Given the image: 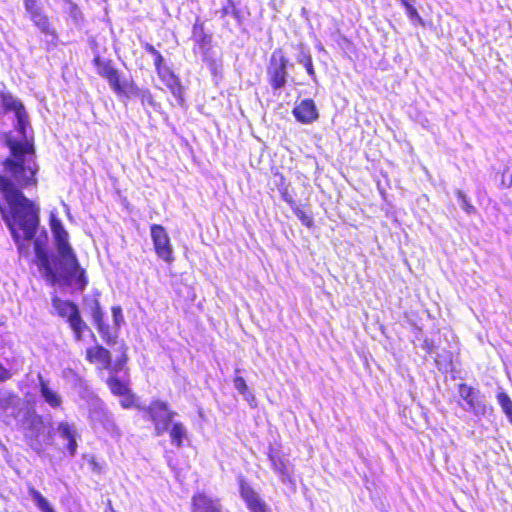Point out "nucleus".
I'll return each instance as SVG.
<instances>
[{
	"label": "nucleus",
	"mask_w": 512,
	"mask_h": 512,
	"mask_svg": "<svg viewBox=\"0 0 512 512\" xmlns=\"http://www.w3.org/2000/svg\"><path fill=\"white\" fill-rule=\"evenodd\" d=\"M50 227L57 249V257L51 263L46 251L35 241V254L45 279L51 284H74L84 290L87 285L85 271L79 265L74 250L68 241V232L54 213L50 215Z\"/></svg>",
	"instance_id": "1"
},
{
	"label": "nucleus",
	"mask_w": 512,
	"mask_h": 512,
	"mask_svg": "<svg viewBox=\"0 0 512 512\" xmlns=\"http://www.w3.org/2000/svg\"><path fill=\"white\" fill-rule=\"evenodd\" d=\"M4 103L15 112L17 120L15 131L6 138L10 156L4 161V168L18 185L26 186L35 183V175L38 171L33 135L28 131L30 126L22 103L12 97L5 98Z\"/></svg>",
	"instance_id": "2"
},
{
	"label": "nucleus",
	"mask_w": 512,
	"mask_h": 512,
	"mask_svg": "<svg viewBox=\"0 0 512 512\" xmlns=\"http://www.w3.org/2000/svg\"><path fill=\"white\" fill-rule=\"evenodd\" d=\"M0 212L18 250L22 253L23 240H31L39 223L38 209L9 178L0 175Z\"/></svg>",
	"instance_id": "3"
},
{
	"label": "nucleus",
	"mask_w": 512,
	"mask_h": 512,
	"mask_svg": "<svg viewBox=\"0 0 512 512\" xmlns=\"http://www.w3.org/2000/svg\"><path fill=\"white\" fill-rule=\"evenodd\" d=\"M10 406L6 407L8 415L13 416L17 421L21 422L25 429V437L29 446L40 453L43 450L41 437L44 436V423L40 415L35 412L26 411L24 418H20V411L15 412L16 407L20 404V399L17 396H11L7 399Z\"/></svg>",
	"instance_id": "4"
},
{
	"label": "nucleus",
	"mask_w": 512,
	"mask_h": 512,
	"mask_svg": "<svg viewBox=\"0 0 512 512\" xmlns=\"http://www.w3.org/2000/svg\"><path fill=\"white\" fill-rule=\"evenodd\" d=\"M52 305L59 316L67 318L76 340H81L82 333L87 329V325L82 320L78 307L73 302L61 300L58 297L53 298Z\"/></svg>",
	"instance_id": "5"
},
{
	"label": "nucleus",
	"mask_w": 512,
	"mask_h": 512,
	"mask_svg": "<svg viewBox=\"0 0 512 512\" xmlns=\"http://www.w3.org/2000/svg\"><path fill=\"white\" fill-rule=\"evenodd\" d=\"M154 424L155 434L160 436L169 430L176 412L169 409L166 402L155 400L143 408Z\"/></svg>",
	"instance_id": "6"
},
{
	"label": "nucleus",
	"mask_w": 512,
	"mask_h": 512,
	"mask_svg": "<svg viewBox=\"0 0 512 512\" xmlns=\"http://www.w3.org/2000/svg\"><path fill=\"white\" fill-rule=\"evenodd\" d=\"M89 419L95 430L103 429L111 435L119 434L112 416L104 408L103 403L97 398L93 399L90 404Z\"/></svg>",
	"instance_id": "7"
},
{
	"label": "nucleus",
	"mask_w": 512,
	"mask_h": 512,
	"mask_svg": "<svg viewBox=\"0 0 512 512\" xmlns=\"http://www.w3.org/2000/svg\"><path fill=\"white\" fill-rule=\"evenodd\" d=\"M458 394L466 404L463 406L466 411L472 412L476 416H484L487 413L485 397L479 390L461 383L458 386Z\"/></svg>",
	"instance_id": "8"
},
{
	"label": "nucleus",
	"mask_w": 512,
	"mask_h": 512,
	"mask_svg": "<svg viewBox=\"0 0 512 512\" xmlns=\"http://www.w3.org/2000/svg\"><path fill=\"white\" fill-rule=\"evenodd\" d=\"M288 60L281 50H275L270 58L267 74L273 89L282 88L286 83Z\"/></svg>",
	"instance_id": "9"
},
{
	"label": "nucleus",
	"mask_w": 512,
	"mask_h": 512,
	"mask_svg": "<svg viewBox=\"0 0 512 512\" xmlns=\"http://www.w3.org/2000/svg\"><path fill=\"white\" fill-rule=\"evenodd\" d=\"M150 235L157 256L165 262L171 263L174 259L173 247L166 229L162 225L152 224L150 226Z\"/></svg>",
	"instance_id": "10"
},
{
	"label": "nucleus",
	"mask_w": 512,
	"mask_h": 512,
	"mask_svg": "<svg viewBox=\"0 0 512 512\" xmlns=\"http://www.w3.org/2000/svg\"><path fill=\"white\" fill-rule=\"evenodd\" d=\"M93 61L98 74L107 79L111 89L119 95L122 90V86L128 81V79H122L118 71L110 64V62L103 61L100 57H95Z\"/></svg>",
	"instance_id": "11"
},
{
	"label": "nucleus",
	"mask_w": 512,
	"mask_h": 512,
	"mask_svg": "<svg viewBox=\"0 0 512 512\" xmlns=\"http://www.w3.org/2000/svg\"><path fill=\"white\" fill-rule=\"evenodd\" d=\"M269 459L273 470L278 474L280 480L283 483L294 484V466L289 459L273 451L269 453Z\"/></svg>",
	"instance_id": "12"
},
{
	"label": "nucleus",
	"mask_w": 512,
	"mask_h": 512,
	"mask_svg": "<svg viewBox=\"0 0 512 512\" xmlns=\"http://www.w3.org/2000/svg\"><path fill=\"white\" fill-rule=\"evenodd\" d=\"M26 12L34 25L43 33H51L48 17L42 11L38 0H23Z\"/></svg>",
	"instance_id": "13"
},
{
	"label": "nucleus",
	"mask_w": 512,
	"mask_h": 512,
	"mask_svg": "<svg viewBox=\"0 0 512 512\" xmlns=\"http://www.w3.org/2000/svg\"><path fill=\"white\" fill-rule=\"evenodd\" d=\"M240 494L250 512H271L266 503L243 480L240 481Z\"/></svg>",
	"instance_id": "14"
},
{
	"label": "nucleus",
	"mask_w": 512,
	"mask_h": 512,
	"mask_svg": "<svg viewBox=\"0 0 512 512\" xmlns=\"http://www.w3.org/2000/svg\"><path fill=\"white\" fill-rule=\"evenodd\" d=\"M293 115L303 124H310L318 119L316 105L311 99L302 100L296 105L293 109Z\"/></svg>",
	"instance_id": "15"
},
{
	"label": "nucleus",
	"mask_w": 512,
	"mask_h": 512,
	"mask_svg": "<svg viewBox=\"0 0 512 512\" xmlns=\"http://www.w3.org/2000/svg\"><path fill=\"white\" fill-rule=\"evenodd\" d=\"M159 78L164 82L170 92L174 95L180 105L183 104V89L178 77L170 70L169 67L160 68L157 72Z\"/></svg>",
	"instance_id": "16"
},
{
	"label": "nucleus",
	"mask_w": 512,
	"mask_h": 512,
	"mask_svg": "<svg viewBox=\"0 0 512 512\" xmlns=\"http://www.w3.org/2000/svg\"><path fill=\"white\" fill-rule=\"evenodd\" d=\"M56 430L59 436L67 441V449L70 455L73 456L77 450V430L75 424L62 421L58 423Z\"/></svg>",
	"instance_id": "17"
},
{
	"label": "nucleus",
	"mask_w": 512,
	"mask_h": 512,
	"mask_svg": "<svg viewBox=\"0 0 512 512\" xmlns=\"http://www.w3.org/2000/svg\"><path fill=\"white\" fill-rule=\"evenodd\" d=\"M192 512H221V505L218 500L198 493L192 498Z\"/></svg>",
	"instance_id": "18"
},
{
	"label": "nucleus",
	"mask_w": 512,
	"mask_h": 512,
	"mask_svg": "<svg viewBox=\"0 0 512 512\" xmlns=\"http://www.w3.org/2000/svg\"><path fill=\"white\" fill-rule=\"evenodd\" d=\"M121 96H125L127 98L137 97L140 98L143 104L147 103L149 105L154 104V99L151 92L148 89L139 88L135 83L131 80H128L122 86V90L119 93Z\"/></svg>",
	"instance_id": "19"
},
{
	"label": "nucleus",
	"mask_w": 512,
	"mask_h": 512,
	"mask_svg": "<svg viewBox=\"0 0 512 512\" xmlns=\"http://www.w3.org/2000/svg\"><path fill=\"white\" fill-rule=\"evenodd\" d=\"M38 379L41 397L51 408H59L62 405L61 395L50 387L49 382L43 379L41 374H38Z\"/></svg>",
	"instance_id": "20"
},
{
	"label": "nucleus",
	"mask_w": 512,
	"mask_h": 512,
	"mask_svg": "<svg viewBox=\"0 0 512 512\" xmlns=\"http://www.w3.org/2000/svg\"><path fill=\"white\" fill-rule=\"evenodd\" d=\"M86 358L91 363L98 364L102 369H110L111 356L110 352L102 346H94L86 351Z\"/></svg>",
	"instance_id": "21"
},
{
	"label": "nucleus",
	"mask_w": 512,
	"mask_h": 512,
	"mask_svg": "<svg viewBox=\"0 0 512 512\" xmlns=\"http://www.w3.org/2000/svg\"><path fill=\"white\" fill-rule=\"evenodd\" d=\"M92 318L103 340L108 344L114 342L116 335L110 332L109 325L104 322V313L98 302L95 303V307L92 310Z\"/></svg>",
	"instance_id": "22"
},
{
	"label": "nucleus",
	"mask_w": 512,
	"mask_h": 512,
	"mask_svg": "<svg viewBox=\"0 0 512 512\" xmlns=\"http://www.w3.org/2000/svg\"><path fill=\"white\" fill-rule=\"evenodd\" d=\"M167 432H169L171 443L176 447H181L187 438V429L181 422H173Z\"/></svg>",
	"instance_id": "23"
},
{
	"label": "nucleus",
	"mask_w": 512,
	"mask_h": 512,
	"mask_svg": "<svg viewBox=\"0 0 512 512\" xmlns=\"http://www.w3.org/2000/svg\"><path fill=\"white\" fill-rule=\"evenodd\" d=\"M28 494L41 512H55L49 501L34 487L29 486Z\"/></svg>",
	"instance_id": "24"
},
{
	"label": "nucleus",
	"mask_w": 512,
	"mask_h": 512,
	"mask_svg": "<svg viewBox=\"0 0 512 512\" xmlns=\"http://www.w3.org/2000/svg\"><path fill=\"white\" fill-rule=\"evenodd\" d=\"M497 401L510 423H512V400L505 392L497 394Z\"/></svg>",
	"instance_id": "25"
},
{
	"label": "nucleus",
	"mask_w": 512,
	"mask_h": 512,
	"mask_svg": "<svg viewBox=\"0 0 512 512\" xmlns=\"http://www.w3.org/2000/svg\"><path fill=\"white\" fill-rule=\"evenodd\" d=\"M297 61L305 67L307 73L315 80L316 74L312 64L311 55L303 48H301Z\"/></svg>",
	"instance_id": "26"
},
{
	"label": "nucleus",
	"mask_w": 512,
	"mask_h": 512,
	"mask_svg": "<svg viewBox=\"0 0 512 512\" xmlns=\"http://www.w3.org/2000/svg\"><path fill=\"white\" fill-rule=\"evenodd\" d=\"M107 384H108L111 392L118 396L125 394L129 390V388L127 387V385L125 383H123L118 378L113 377V376L107 380Z\"/></svg>",
	"instance_id": "27"
},
{
	"label": "nucleus",
	"mask_w": 512,
	"mask_h": 512,
	"mask_svg": "<svg viewBox=\"0 0 512 512\" xmlns=\"http://www.w3.org/2000/svg\"><path fill=\"white\" fill-rule=\"evenodd\" d=\"M234 387L242 396H251L246 381L243 377L236 375L234 377Z\"/></svg>",
	"instance_id": "28"
},
{
	"label": "nucleus",
	"mask_w": 512,
	"mask_h": 512,
	"mask_svg": "<svg viewBox=\"0 0 512 512\" xmlns=\"http://www.w3.org/2000/svg\"><path fill=\"white\" fill-rule=\"evenodd\" d=\"M402 5L406 9V13L412 20H419L421 21V17L419 16L416 8L414 7L415 0H401Z\"/></svg>",
	"instance_id": "29"
},
{
	"label": "nucleus",
	"mask_w": 512,
	"mask_h": 512,
	"mask_svg": "<svg viewBox=\"0 0 512 512\" xmlns=\"http://www.w3.org/2000/svg\"><path fill=\"white\" fill-rule=\"evenodd\" d=\"M120 404L123 408L128 409L135 405V397L134 395L128 390L125 394L120 395Z\"/></svg>",
	"instance_id": "30"
},
{
	"label": "nucleus",
	"mask_w": 512,
	"mask_h": 512,
	"mask_svg": "<svg viewBox=\"0 0 512 512\" xmlns=\"http://www.w3.org/2000/svg\"><path fill=\"white\" fill-rule=\"evenodd\" d=\"M112 317L114 325L119 328L124 323V316L120 306L112 307Z\"/></svg>",
	"instance_id": "31"
},
{
	"label": "nucleus",
	"mask_w": 512,
	"mask_h": 512,
	"mask_svg": "<svg viewBox=\"0 0 512 512\" xmlns=\"http://www.w3.org/2000/svg\"><path fill=\"white\" fill-rule=\"evenodd\" d=\"M502 185L505 187L512 186V167H507L502 174Z\"/></svg>",
	"instance_id": "32"
},
{
	"label": "nucleus",
	"mask_w": 512,
	"mask_h": 512,
	"mask_svg": "<svg viewBox=\"0 0 512 512\" xmlns=\"http://www.w3.org/2000/svg\"><path fill=\"white\" fill-rule=\"evenodd\" d=\"M163 56L160 54V52H158L155 56H154V64H155V68H156V72L159 71L160 68H166L167 66L163 64Z\"/></svg>",
	"instance_id": "33"
},
{
	"label": "nucleus",
	"mask_w": 512,
	"mask_h": 512,
	"mask_svg": "<svg viewBox=\"0 0 512 512\" xmlns=\"http://www.w3.org/2000/svg\"><path fill=\"white\" fill-rule=\"evenodd\" d=\"M297 216L300 218L302 223L308 227L312 225V219L304 214L303 211H297Z\"/></svg>",
	"instance_id": "34"
},
{
	"label": "nucleus",
	"mask_w": 512,
	"mask_h": 512,
	"mask_svg": "<svg viewBox=\"0 0 512 512\" xmlns=\"http://www.w3.org/2000/svg\"><path fill=\"white\" fill-rule=\"evenodd\" d=\"M10 377V372L0 364V381H5Z\"/></svg>",
	"instance_id": "35"
},
{
	"label": "nucleus",
	"mask_w": 512,
	"mask_h": 512,
	"mask_svg": "<svg viewBox=\"0 0 512 512\" xmlns=\"http://www.w3.org/2000/svg\"><path fill=\"white\" fill-rule=\"evenodd\" d=\"M145 50L151 55L155 56L159 51L154 48L151 44L145 45Z\"/></svg>",
	"instance_id": "36"
},
{
	"label": "nucleus",
	"mask_w": 512,
	"mask_h": 512,
	"mask_svg": "<svg viewBox=\"0 0 512 512\" xmlns=\"http://www.w3.org/2000/svg\"><path fill=\"white\" fill-rule=\"evenodd\" d=\"M243 397H244V399H245L247 402H249V403H250V405H252V404H253V402L255 401V397H254V395H253L252 393H251V396H243Z\"/></svg>",
	"instance_id": "37"
},
{
	"label": "nucleus",
	"mask_w": 512,
	"mask_h": 512,
	"mask_svg": "<svg viewBox=\"0 0 512 512\" xmlns=\"http://www.w3.org/2000/svg\"><path fill=\"white\" fill-rule=\"evenodd\" d=\"M124 362H126V359H125V358H124L123 360H121V361L116 365V366H118V367H117V369H121V368H122V365H123V363H124Z\"/></svg>",
	"instance_id": "38"
},
{
	"label": "nucleus",
	"mask_w": 512,
	"mask_h": 512,
	"mask_svg": "<svg viewBox=\"0 0 512 512\" xmlns=\"http://www.w3.org/2000/svg\"><path fill=\"white\" fill-rule=\"evenodd\" d=\"M464 208L466 209V211H467V212H469V211H470V209H472V206H470V205L466 204V206H465Z\"/></svg>",
	"instance_id": "39"
},
{
	"label": "nucleus",
	"mask_w": 512,
	"mask_h": 512,
	"mask_svg": "<svg viewBox=\"0 0 512 512\" xmlns=\"http://www.w3.org/2000/svg\"><path fill=\"white\" fill-rule=\"evenodd\" d=\"M109 511H110V512H115V511H114V509H113V508H112V506H111V502H110V501H109Z\"/></svg>",
	"instance_id": "40"
},
{
	"label": "nucleus",
	"mask_w": 512,
	"mask_h": 512,
	"mask_svg": "<svg viewBox=\"0 0 512 512\" xmlns=\"http://www.w3.org/2000/svg\"><path fill=\"white\" fill-rule=\"evenodd\" d=\"M458 194H459V197L464 198L462 192H458Z\"/></svg>",
	"instance_id": "41"
}]
</instances>
